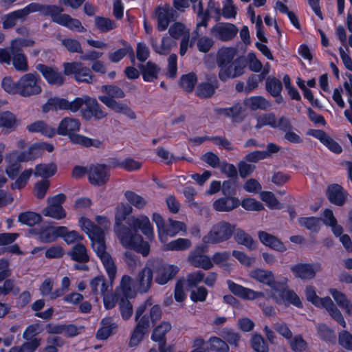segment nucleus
I'll return each mask as SVG.
<instances>
[{
    "label": "nucleus",
    "instance_id": "nucleus-1",
    "mask_svg": "<svg viewBox=\"0 0 352 352\" xmlns=\"http://www.w3.org/2000/svg\"><path fill=\"white\" fill-rule=\"evenodd\" d=\"M131 212L132 208L130 206L122 204L117 207L115 217L116 234L123 246L134 250L143 256H147L150 245L137 232L140 230L148 239H151L153 236V227L146 216L127 217Z\"/></svg>",
    "mask_w": 352,
    "mask_h": 352
},
{
    "label": "nucleus",
    "instance_id": "nucleus-2",
    "mask_svg": "<svg viewBox=\"0 0 352 352\" xmlns=\"http://www.w3.org/2000/svg\"><path fill=\"white\" fill-rule=\"evenodd\" d=\"M80 224L82 230L91 238L94 251L101 260L109 278L113 280L116 274V266L111 256L107 251L104 229L86 218H81Z\"/></svg>",
    "mask_w": 352,
    "mask_h": 352
},
{
    "label": "nucleus",
    "instance_id": "nucleus-3",
    "mask_svg": "<svg viewBox=\"0 0 352 352\" xmlns=\"http://www.w3.org/2000/svg\"><path fill=\"white\" fill-rule=\"evenodd\" d=\"M236 224L221 221L212 226L209 232L203 238L205 243L217 244L228 241L234 234Z\"/></svg>",
    "mask_w": 352,
    "mask_h": 352
},
{
    "label": "nucleus",
    "instance_id": "nucleus-4",
    "mask_svg": "<svg viewBox=\"0 0 352 352\" xmlns=\"http://www.w3.org/2000/svg\"><path fill=\"white\" fill-rule=\"evenodd\" d=\"M40 80L36 72L23 75L18 80L19 94L25 98L40 94L42 92Z\"/></svg>",
    "mask_w": 352,
    "mask_h": 352
},
{
    "label": "nucleus",
    "instance_id": "nucleus-5",
    "mask_svg": "<svg viewBox=\"0 0 352 352\" xmlns=\"http://www.w3.org/2000/svg\"><path fill=\"white\" fill-rule=\"evenodd\" d=\"M83 104L86 106V109L82 111L83 116L86 119H90L93 116L96 119L100 120L107 116V113L102 109L96 98L88 96H83L81 98L78 97L77 111L80 109Z\"/></svg>",
    "mask_w": 352,
    "mask_h": 352
},
{
    "label": "nucleus",
    "instance_id": "nucleus-6",
    "mask_svg": "<svg viewBox=\"0 0 352 352\" xmlns=\"http://www.w3.org/2000/svg\"><path fill=\"white\" fill-rule=\"evenodd\" d=\"M64 74L67 76L74 75V78L79 82L92 83L94 76L89 67H83L80 62L65 63L63 64Z\"/></svg>",
    "mask_w": 352,
    "mask_h": 352
},
{
    "label": "nucleus",
    "instance_id": "nucleus-7",
    "mask_svg": "<svg viewBox=\"0 0 352 352\" xmlns=\"http://www.w3.org/2000/svg\"><path fill=\"white\" fill-rule=\"evenodd\" d=\"M247 63L244 58H236L234 62L225 66L219 72L218 76L220 80L226 82L230 78H236L242 76L245 71Z\"/></svg>",
    "mask_w": 352,
    "mask_h": 352
},
{
    "label": "nucleus",
    "instance_id": "nucleus-8",
    "mask_svg": "<svg viewBox=\"0 0 352 352\" xmlns=\"http://www.w3.org/2000/svg\"><path fill=\"white\" fill-rule=\"evenodd\" d=\"M179 11L174 6L164 4L155 8V14L157 20V30L164 31L167 29L170 21H174L179 17Z\"/></svg>",
    "mask_w": 352,
    "mask_h": 352
},
{
    "label": "nucleus",
    "instance_id": "nucleus-9",
    "mask_svg": "<svg viewBox=\"0 0 352 352\" xmlns=\"http://www.w3.org/2000/svg\"><path fill=\"white\" fill-rule=\"evenodd\" d=\"M78 98L69 101L66 98L59 97H52L47 100L46 103L42 106V110L44 113L50 111H57L60 110H68L72 113L77 112Z\"/></svg>",
    "mask_w": 352,
    "mask_h": 352
},
{
    "label": "nucleus",
    "instance_id": "nucleus-10",
    "mask_svg": "<svg viewBox=\"0 0 352 352\" xmlns=\"http://www.w3.org/2000/svg\"><path fill=\"white\" fill-rule=\"evenodd\" d=\"M208 251L206 245H199L190 252L188 261L195 267H200L205 270H208L213 267V263L210 258L205 255Z\"/></svg>",
    "mask_w": 352,
    "mask_h": 352
},
{
    "label": "nucleus",
    "instance_id": "nucleus-11",
    "mask_svg": "<svg viewBox=\"0 0 352 352\" xmlns=\"http://www.w3.org/2000/svg\"><path fill=\"white\" fill-rule=\"evenodd\" d=\"M109 168L106 164H92L88 168V179L92 185H104L109 181Z\"/></svg>",
    "mask_w": 352,
    "mask_h": 352
},
{
    "label": "nucleus",
    "instance_id": "nucleus-12",
    "mask_svg": "<svg viewBox=\"0 0 352 352\" xmlns=\"http://www.w3.org/2000/svg\"><path fill=\"white\" fill-rule=\"evenodd\" d=\"M36 69L42 74L47 82L51 85L59 87L65 82L64 76L56 67L40 63L36 65Z\"/></svg>",
    "mask_w": 352,
    "mask_h": 352
},
{
    "label": "nucleus",
    "instance_id": "nucleus-13",
    "mask_svg": "<svg viewBox=\"0 0 352 352\" xmlns=\"http://www.w3.org/2000/svg\"><path fill=\"white\" fill-rule=\"evenodd\" d=\"M237 32L238 28L228 23H218L210 29V34L222 41L232 40Z\"/></svg>",
    "mask_w": 352,
    "mask_h": 352
},
{
    "label": "nucleus",
    "instance_id": "nucleus-14",
    "mask_svg": "<svg viewBox=\"0 0 352 352\" xmlns=\"http://www.w3.org/2000/svg\"><path fill=\"white\" fill-rule=\"evenodd\" d=\"M321 269L320 263H298L291 267V271L296 278L307 280L316 276L317 272Z\"/></svg>",
    "mask_w": 352,
    "mask_h": 352
},
{
    "label": "nucleus",
    "instance_id": "nucleus-15",
    "mask_svg": "<svg viewBox=\"0 0 352 352\" xmlns=\"http://www.w3.org/2000/svg\"><path fill=\"white\" fill-rule=\"evenodd\" d=\"M227 284L229 290L234 295L244 300H253L264 296L263 293L261 292H256L251 289L244 287L230 280L227 281Z\"/></svg>",
    "mask_w": 352,
    "mask_h": 352
},
{
    "label": "nucleus",
    "instance_id": "nucleus-16",
    "mask_svg": "<svg viewBox=\"0 0 352 352\" xmlns=\"http://www.w3.org/2000/svg\"><path fill=\"white\" fill-rule=\"evenodd\" d=\"M328 200L338 206H342L348 197V192L338 184H333L327 187L326 192Z\"/></svg>",
    "mask_w": 352,
    "mask_h": 352
},
{
    "label": "nucleus",
    "instance_id": "nucleus-17",
    "mask_svg": "<svg viewBox=\"0 0 352 352\" xmlns=\"http://www.w3.org/2000/svg\"><path fill=\"white\" fill-rule=\"evenodd\" d=\"M250 275L257 281L270 286L273 290L278 291L280 283L276 282L272 271L256 269L252 271Z\"/></svg>",
    "mask_w": 352,
    "mask_h": 352
},
{
    "label": "nucleus",
    "instance_id": "nucleus-18",
    "mask_svg": "<svg viewBox=\"0 0 352 352\" xmlns=\"http://www.w3.org/2000/svg\"><path fill=\"white\" fill-rule=\"evenodd\" d=\"M98 99L112 111L118 113L124 114L131 120L136 118L135 112L127 104L118 102L111 98L98 97Z\"/></svg>",
    "mask_w": 352,
    "mask_h": 352
},
{
    "label": "nucleus",
    "instance_id": "nucleus-19",
    "mask_svg": "<svg viewBox=\"0 0 352 352\" xmlns=\"http://www.w3.org/2000/svg\"><path fill=\"white\" fill-rule=\"evenodd\" d=\"M30 13L34 12H40L44 16H50L52 20L56 23V19L60 16L63 12V8L54 5H42L36 3H32L28 5Z\"/></svg>",
    "mask_w": 352,
    "mask_h": 352
},
{
    "label": "nucleus",
    "instance_id": "nucleus-20",
    "mask_svg": "<svg viewBox=\"0 0 352 352\" xmlns=\"http://www.w3.org/2000/svg\"><path fill=\"white\" fill-rule=\"evenodd\" d=\"M30 14V12L28 6L23 9L6 14L3 17V28L10 29L15 26L18 21L23 22Z\"/></svg>",
    "mask_w": 352,
    "mask_h": 352
},
{
    "label": "nucleus",
    "instance_id": "nucleus-21",
    "mask_svg": "<svg viewBox=\"0 0 352 352\" xmlns=\"http://www.w3.org/2000/svg\"><path fill=\"white\" fill-rule=\"evenodd\" d=\"M307 135L318 139L324 145L335 153H340L342 151L339 144L322 130L310 129L307 131Z\"/></svg>",
    "mask_w": 352,
    "mask_h": 352
},
{
    "label": "nucleus",
    "instance_id": "nucleus-22",
    "mask_svg": "<svg viewBox=\"0 0 352 352\" xmlns=\"http://www.w3.org/2000/svg\"><path fill=\"white\" fill-rule=\"evenodd\" d=\"M153 272L151 268L144 267L140 271L135 278L136 288L140 293L147 292L151 287Z\"/></svg>",
    "mask_w": 352,
    "mask_h": 352
},
{
    "label": "nucleus",
    "instance_id": "nucleus-23",
    "mask_svg": "<svg viewBox=\"0 0 352 352\" xmlns=\"http://www.w3.org/2000/svg\"><path fill=\"white\" fill-rule=\"evenodd\" d=\"M80 122L79 120L71 117L64 118L58 126L56 133L61 135H70L80 130Z\"/></svg>",
    "mask_w": 352,
    "mask_h": 352
},
{
    "label": "nucleus",
    "instance_id": "nucleus-24",
    "mask_svg": "<svg viewBox=\"0 0 352 352\" xmlns=\"http://www.w3.org/2000/svg\"><path fill=\"white\" fill-rule=\"evenodd\" d=\"M179 269L176 266L164 265L159 267L156 271L155 281L164 285L172 280L177 274Z\"/></svg>",
    "mask_w": 352,
    "mask_h": 352
},
{
    "label": "nucleus",
    "instance_id": "nucleus-25",
    "mask_svg": "<svg viewBox=\"0 0 352 352\" xmlns=\"http://www.w3.org/2000/svg\"><path fill=\"white\" fill-rule=\"evenodd\" d=\"M240 204L239 199L234 197H223L215 200L212 204L213 208L218 212H230Z\"/></svg>",
    "mask_w": 352,
    "mask_h": 352
},
{
    "label": "nucleus",
    "instance_id": "nucleus-26",
    "mask_svg": "<svg viewBox=\"0 0 352 352\" xmlns=\"http://www.w3.org/2000/svg\"><path fill=\"white\" fill-rule=\"evenodd\" d=\"M258 236L260 241L265 245L278 252H285L287 248L276 236L265 231H259Z\"/></svg>",
    "mask_w": 352,
    "mask_h": 352
},
{
    "label": "nucleus",
    "instance_id": "nucleus-27",
    "mask_svg": "<svg viewBox=\"0 0 352 352\" xmlns=\"http://www.w3.org/2000/svg\"><path fill=\"white\" fill-rule=\"evenodd\" d=\"M236 50L232 47L221 48L217 54L216 63L219 70L234 62Z\"/></svg>",
    "mask_w": 352,
    "mask_h": 352
},
{
    "label": "nucleus",
    "instance_id": "nucleus-28",
    "mask_svg": "<svg viewBox=\"0 0 352 352\" xmlns=\"http://www.w3.org/2000/svg\"><path fill=\"white\" fill-rule=\"evenodd\" d=\"M242 110L241 104L237 102L231 107L217 109L216 111L218 114L231 118L234 122H241L244 119V117L241 116Z\"/></svg>",
    "mask_w": 352,
    "mask_h": 352
},
{
    "label": "nucleus",
    "instance_id": "nucleus-29",
    "mask_svg": "<svg viewBox=\"0 0 352 352\" xmlns=\"http://www.w3.org/2000/svg\"><path fill=\"white\" fill-rule=\"evenodd\" d=\"M243 104L252 111L266 110L272 107L270 101L260 96L247 98L244 100Z\"/></svg>",
    "mask_w": 352,
    "mask_h": 352
},
{
    "label": "nucleus",
    "instance_id": "nucleus-30",
    "mask_svg": "<svg viewBox=\"0 0 352 352\" xmlns=\"http://www.w3.org/2000/svg\"><path fill=\"white\" fill-rule=\"evenodd\" d=\"M102 327L98 329L96 338L100 340H106L114 333L118 328L116 323L112 322L111 317H107L102 320Z\"/></svg>",
    "mask_w": 352,
    "mask_h": 352
},
{
    "label": "nucleus",
    "instance_id": "nucleus-31",
    "mask_svg": "<svg viewBox=\"0 0 352 352\" xmlns=\"http://www.w3.org/2000/svg\"><path fill=\"white\" fill-rule=\"evenodd\" d=\"M30 133H40L42 135L52 138L56 134V130L43 120L36 121L27 126Z\"/></svg>",
    "mask_w": 352,
    "mask_h": 352
},
{
    "label": "nucleus",
    "instance_id": "nucleus-32",
    "mask_svg": "<svg viewBox=\"0 0 352 352\" xmlns=\"http://www.w3.org/2000/svg\"><path fill=\"white\" fill-rule=\"evenodd\" d=\"M56 23L65 26L71 30H77L80 32H83L86 30L78 19H74L67 14H60L56 19Z\"/></svg>",
    "mask_w": 352,
    "mask_h": 352
},
{
    "label": "nucleus",
    "instance_id": "nucleus-33",
    "mask_svg": "<svg viewBox=\"0 0 352 352\" xmlns=\"http://www.w3.org/2000/svg\"><path fill=\"white\" fill-rule=\"evenodd\" d=\"M71 142L79 144L85 147L94 146L100 148L103 144V141L97 139H91L84 135L74 133L68 136Z\"/></svg>",
    "mask_w": 352,
    "mask_h": 352
},
{
    "label": "nucleus",
    "instance_id": "nucleus-34",
    "mask_svg": "<svg viewBox=\"0 0 352 352\" xmlns=\"http://www.w3.org/2000/svg\"><path fill=\"white\" fill-rule=\"evenodd\" d=\"M12 55V63L14 69L21 72H26L29 70L28 59L22 52H19V48L15 50L11 49Z\"/></svg>",
    "mask_w": 352,
    "mask_h": 352
},
{
    "label": "nucleus",
    "instance_id": "nucleus-35",
    "mask_svg": "<svg viewBox=\"0 0 352 352\" xmlns=\"http://www.w3.org/2000/svg\"><path fill=\"white\" fill-rule=\"evenodd\" d=\"M67 254L78 263H87L89 260L85 246L82 243L74 245Z\"/></svg>",
    "mask_w": 352,
    "mask_h": 352
},
{
    "label": "nucleus",
    "instance_id": "nucleus-36",
    "mask_svg": "<svg viewBox=\"0 0 352 352\" xmlns=\"http://www.w3.org/2000/svg\"><path fill=\"white\" fill-rule=\"evenodd\" d=\"M322 307H324L331 315V316L334 320H336L342 327H346V322L341 312L337 308L330 297H325Z\"/></svg>",
    "mask_w": 352,
    "mask_h": 352
},
{
    "label": "nucleus",
    "instance_id": "nucleus-37",
    "mask_svg": "<svg viewBox=\"0 0 352 352\" xmlns=\"http://www.w3.org/2000/svg\"><path fill=\"white\" fill-rule=\"evenodd\" d=\"M143 79L147 82H152L157 78L160 68L153 63L148 61L146 65H140Z\"/></svg>",
    "mask_w": 352,
    "mask_h": 352
},
{
    "label": "nucleus",
    "instance_id": "nucleus-38",
    "mask_svg": "<svg viewBox=\"0 0 352 352\" xmlns=\"http://www.w3.org/2000/svg\"><path fill=\"white\" fill-rule=\"evenodd\" d=\"M234 234V240L237 243L243 245L251 250L256 249V243L254 240L243 230L237 228L235 230Z\"/></svg>",
    "mask_w": 352,
    "mask_h": 352
},
{
    "label": "nucleus",
    "instance_id": "nucleus-39",
    "mask_svg": "<svg viewBox=\"0 0 352 352\" xmlns=\"http://www.w3.org/2000/svg\"><path fill=\"white\" fill-rule=\"evenodd\" d=\"M329 292L337 304L344 309L349 315H352V304L347 299L346 295L336 289H330Z\"/></svg>",
    "mask_w": 352,
    "mask_h": 352
},
{
    "label": "nucleus",
    "instance_id": "nucleus-40",
    "mask_svg": "<svg viewBox=\"0 0 352 352\" xmlns=\"http://www.w3.org/2000/svg\"><path fill=\"white\" fill-rule=\"evenodd\" d=\"M218 87L217 81L214 84L209 82H201L198 85L196 94L201 99L211 98L215 93L216 89Z\"/></svg>",
    "mask_w": 352,
    "mask_h": 352
},
{
    "label": "nucleus",
    "instance_id": "nucleus-41",
    "mask_svg": "<svg viewBox=\"0 0 352 352\" xmlns=\"http://www.w3.org/2000/svg\"><path fill=\"white\" fill-rule=\"evenodd\" d=\"M56 170L57 166L55 163L40 164L36 166L34 174L35 176L48 178L53 176Z\"/></svg>",
    "mask_w": 352,
    "mask_h": 352
},
{
    "label": "nucleus",
    "instance_id": "nucleus-42",
    "mask_svg": "<svg viewBox=\"0 0 352 352\" xmlns=\"http://www.w3.org/2000/svg\"><path fill=\"white\" fill-rule=\"evenodd\" d=\"M18 125L16 116L10 111L0 113V128L14 130Z\"/></svg>",
    "mask_w": 352,
    "mask_h": 352
},
{
    "label": "nucleus",
    "instance_id": "nucleus-43",
    "mask_svg": "<svg viewBox=\"0 0 352 352\" xmlns=\"http://www.w3.org/2000/svg\"><path fill=\"white\" fill-rule=\"evenodd\" d=\"M18 221L22 224L28 226H34L39 223L42 221V217L36 212L32 211H26L19 214Z\"/></svg>",
    "mask_w": 352,
    "mask_h": 352
},
{
    "label": "nucleus",
    "instance_id": "nucleus-44",
    "mask_svg": "<svg viewBox=\"0 0 352 352\" xmlns=\"http://www.w3.org/2000/svg\"><path fill=\"white\" fill-rule=\"evenodd\" d=\"M173 41L169 37H163L160 45H157V39L151 38V43L153 50L160 54L166 55L169 53L171 50Z\"/></svg>",
    "mask_w": 352,
    "mask_h": 352
},
{
    "label": "nucleus",
    "instance_id": "nucleus-45",
    "mask_svg": "<svg viewBox=\"0 0 352 352\" xmlns=\"http://www.w3.org/2000/svg\"><path fill=\"white\" fill-rule=\"evenodd\" d=\"M90 287L94 295L103 296L107 290L108 285L105 278L103 276H98L90 281Z\"/></svg>",
    "mask_w": 352,
    "mask_h": 352
},
{
    "label": "nucleus",
    "instance_id": "nucleus-46",
    "mask_svg": "<svg viewBox=\"0 0 352 352\" xmlns=\"http://www.w3.org/2000/svg\"><path fill=\"white\" fill-rule=\"evenodd\" d=\"M171 327V324L169 322H162L154 329L151 335V339L155 342H159V343L166 340L165 336L166 333L170 331Z\"/></svg>",
    "mask_w": 352,
    "mask_h": 352
},
{
    "label": "nucleus",
    "instance_id": "nucleus-47",
    "mask_svg": "<svg viewBox=\"0 0 352 352\" xmlns=\"http://www.w3.org/2000/svg\"><path fill=\"white\" fill-rule=\"evenodd\" d=\"M120 286L126 299L135 296V289L133 286V280L131 276L124 275L121 280Z\"/></svg>",
    "mask_w": 352,
    "mask_h": 352
},
{
    "label": "nucleus",
    "instance_id": "nucleus-48",
    "mask_svg": "<svg viewBox=\"0 0 352 352\" xmlns=\"http://www.w3.org/2000/svg\"><path fill=\"white\" fill-rule=\"evenodd\" d=\"M281 290L280 297L283 302H289L296 307H301L302 304L298 295L293 291L283 288V285L280 284L278 290Z\"/></svg>",
    "mask_w": 352,
    "mask_h": 352
},
{
    "label": "nucleus",
    "instance_id": "nucleus-49",
    "mask_svg": "<svg viewBox=\"0 0 352 352\" xmlns=\"http://www.w3.org/2000/svg\"><path fill=\"white\" fill-rule=\"evenodd\" d=\"M256 129H259L264 126H270L273 129H276V117L274 113H263L257 118Z\"/></svg>",
    "mask_w": 352,
    "mask_h": 352
},
{
    "label": "nucleus",
    "instance_id": "nucleus-50",
    "mask_svg": "<svg viewBox=\"0 0 352 352\" xmlns=\"http://www.w3.org/2000/svg\"><path fill=\"white\" fill-rule=\"evenodd\" d=\"M56 38L61 41L62 45L72 53L82 54V50L80 42L76 39L67 38H61L60 34L56 35Z\"/></svg>",
    "mask_w": 352,
    "mask_h": 352
},
{
    "label": "nucleus",
    "instance_id": "nucleus-51",
    "mask_svg": "<svg viewBox=\"0 0 352 352\" xmlns=\"http://www.w3.org/2000/svg\"><path fill=\"white\" fill-rule=\"evenodd\" d=\"M101 91L106 94L105 96H100L99 97H106L115 98H123L125 96L124 91L118 86L115 85H103Z\"/></svg>",
    "mask_w": 352,
    "mask_h": 352
},
{
    "label": "nucleus",
    "instance_id": "nucleus-52",
    "mask_svg": "<svg viewBox=\"0 0 352 352\" xmlns=\"http://www.w3.org/2000/svg\"><path fill=\"white\" fill-rule=\"evenodd\" d=\"M180 231L186 232V226L184 222L168 219V224L166 226L164 234L174 236Z\"/></svg>",
    "mask_w": 352,
    "mask_h": 352
},
{
    "label": "nucleus",
    "instance_id": "nucleus-53",
    "mask_svg": "<svg viewBox=\"0 0 352 352\" xmlns=\"http://www.w3.org/2000/svg\"><path fill=\"white\" fill-rule=\"evenodd\" d=\"M197 16L201 18V21L197 23L196 29L193 32L192 39L198 38L200 35V28L204 27L205 28L208 26V21L210 18V15L208 13H204L203 7L199 4V12H197Z\"/></svg>",
    "mask_w": 352,
    "mask_h": 352
},
{
    "label": "nucleus",
    "instance_id": "nucleus-54",
    "mask_svg": "<svg viewBox=\"0 0 352 352\" xmlns=\"http://www.w3.org/2000/svg\"><path fill=\"white\" fill-rule=\"evenodd\" d=\"M299 223L312 232H318L320 229L321 220L319 218L302 217L298 219Z\"/></svg>",
    "mask_w": 352,
    "mask_h": 352
},
{
    "label": "nucleus",
    "instance_id": "nucleus-55",
    "mask_svg": "<svg viewBox=\"0 0 352 352\" xmlns=\"http://www.w3.org/2000/svg\"><path fill=\"white\" fill-rule=\"evenodd\" d=\"M192 245L191 241L188 239H178L172 241L166 245L169 250L182 251L190 248Z\"/></svg>",
    "mask_w": 352,
    "mask_h": 352
},
{
    "label": "nucleus",
    "instance_id": "nucleus-56",
    "mask_svg": "<svg viewBox=\"0 0 352 352\" xmlns=\"http://www.w3.org/2000/svg\"><path fill=\"white\" fill-rule=\"evenodd\" d=\"M250 342L251 346L256 352H268L269 351L267 344L261 335H253Z\"/></svg>",
    "mask_w": 352,
    "mask_h": 352
},
{
    "label": "nucleus",
    "instance_id": "nucleus-57",
    "mask_svg": "<svg viewBox=\"0 0 352 352\" xmlns=\"http://www.w3.org/2000/svg\"><path fill=\"white\" fill-rule=\"evenodd\" d=\"M210 346L209 350L216 351L219 352H228L229 346L226 342L218 337H212L208 341Z\"/></svg>",
    "mask_w": 352,
    "mask_h": 352
},
{
    "label": "nucleus",
    "instance_id": "nucleus-58",
    "mask_svg": "<svg viewBox=\"0 0 352 352\" xmlns=\"http://www.w3.org/2000/svg\"><path fill=\"white\" fill-rule=\"evenodd\" d=\"M125 197L131 204L138 209H142L147 204L144 197L132 191H126Z\"/></svg>",
    "mask_w": 352,
    "mask_h": 352
},
{
    "label": "nucleus",
    "instance_id": "nucleus-59",
    "mask_svg": "<svg viewBox=\"0 0 352 352\" xmlns=\"http://www.w3.org/2000/svg\"><path fill=\"white\" fill-rule=\"evenodd\" d=\"M197 82V77L195 74L190 73L182 76L180 85L186 92H191Z\"/></svg>",
    "mask_w": 352,
    "mask_h": 352
},
{
    "label": "nucleus",
    "instance_id": "nucleus-60",
    "mask_svg": "<svg viewBox=\"0 0 352 352\" xmlns=\"http://www.w3.org/2000/svg\"><path fill=\"white\" fill-rule=\"evenodd\" d=\"M266 89L272 96H278L282 90V83L275 78H268L266 80Z\"/></svg>",
    "mask_w": 352,
    "mask_h": 352
},
{
    "label": "nucleus",
    "instance_id": "nucleus-61",
    "mask_svg": "<svg viewBox=\"0 0 352 352\" xmlns=\"http://www.w3.org/2000/svg\"><path fill=\"white\" fill-rule=\"evenodd\" d=\"M45 217H50L56 219H61L65 217L66 213L63 207L48 206L43 210Z\"/></svg>",
    "mask_w": 352,
    "mask_h": 352
},
{
    "label": "nucleus",
    "instance_id": "nucleus-62",
    "mask_svg": "<svg viewBox=\"0 0 352 352\" xmlns=\"http://www.w3.org/2000/svg\"><path fill=\"white\" fill-rule=\"evenodd\" d=\"M260 197L262 201H265L272 209H280V203L275 195L269 191L261 192Z\"/></svg>",
    "mask_w": 352,
    "mask_h": 352
},
{
    "label": "nucleus",
    "instance_id": "nucleus-63",
    "mask_svg": "<svg viewBox=\"0 0 352 352\" xmlns=\"http://www.w3.org/2000/svg\"><path fill=\"white\" fill-rule=\"evenodd\" d=\"M95 23L97 28L103 32H108L115 28L113 21L108 18L96 16Z\"/></svg>",
    "mask_w": 352,
    "mask_h": 352
},
{
    "label": "nucleus",
    "instance_id": "nucleus-64",
    "mask_svg": "<svg viewBox=\"0 0 352 352\" xmlns=\"http://www.w3.org/2000/svg\"><path fill=\"white\" fill-rule=\"evenodd\" d=\"M290 347L294 352H302L307 348V342L300 335L295 336L289 342Z\"/></svg>",
    "mask_w": 352,
    "mask_h": 352
}]
</instances>
